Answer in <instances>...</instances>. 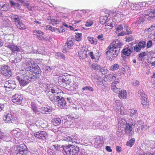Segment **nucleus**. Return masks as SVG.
I'll list each match as a JSON object with an SVG mask.
<instances>
[{"mask_svg":"<svg viewBox=\"0 0 155 155\" xmlns=\"http://www.w3.org/2000/svg\"><path fill=\"white\" fill-rule=\"evenodd\" d=\"M130 116L132 117H135L137 116V110H136L131 109L130 111Z\"/></svg>","mask_w":155,"mask_h":155,"instance_id":"obj_37","label":"nucleus"},{"mask_svg":"<svg viewBox=\"0 0 155 155\" xmlns=\"http://www.w3.org/2000/svg\"><path fill=\"white\" fill-rule=\"evenodd\" d=\"M40 112L42 114H50L52 111V109L45 107H39Z\"/></svg>","mask_w":155,"mask_h":155,"instance_id":"obj_16","label":"nucleus"},{"mask_svg":"<svg viewBox=\"0 0 155 155\" xmlns=\"http://www.w3.org/2000/svg\"><path fill=\"white\" fill-rule=\"evenodd\" d=\"M116 84H117V83L116 82H113L112 83V89H113V91H114L115 92V91H116V90L117 91H119V90L120 89V88H117L116 87V85H115Z\"/></svg>","mask_w":155,"mask_h":155,"instance_id":"obj_43","label":"nucleus"},{"mask_svg":"<svg viewBox=\"0 0 155 155\" xmlns=\"http://www.w3.org/2000/svg\"><path fill=\"white\" fill-rule=\"evenodd\" d=\"M87 39L91 44L95 45L97 43V40L94 38L88 37H87Z\"/></svg>","mask_w":155,"mask_h":155,"instance_id":"obj_30","label":"nucleus"},{"mask_svg":"<svg viewBox=\"0 0 155 155\" xmlns=\"http://www.w3.org/2000/svg\"><path fill=\"white\" fill-rule=\"evenodd\" d=\"M119 6L120 7H123L126 9H129L130 8L129 1L128 0H122Z\"/></svg>","mask_w":155,"mask_h":155,"instance_id":"obj_17","label":"nucleus"},{"mask_svg":"<svg viewBox=\"0 0 155 155\" xmlns=\"http://www.w3.org/2000/svg\"><path fill=\"white\" fill-rule=\"evenodd\" d=\"M119 68V65L117 64H115L111 66L110 67V70L114 71L117 70Z\"/></svg>","mask_w":155,"mask_h":155,"instance_id":"obj_39","label":"nucleus"},{"mask_svg":"<svg viewBox=\"0 0 155 155\" xmlns=\"http://www.w3.org/2000/svg\"><path fill=\"white\" fill-rule=\"evenodd\" d=\"M26 72L22 71V73L23 76H17V79L21 86L24 87L28 84L31 81H34L30 78V76L26 74Z\"/></svg>","mask_w":155,"mask_h":155,"instance_id":"obj_2","label":"nucleus"},{"mask_svg":"<svg viewBox=\"0 0 155 155\" xmlns=\"http://www.w3.org/2000/svg\"><path fill=\"white\" fill-rule=\"evenodd\" d=\"M73 137V136L71 137L68 136V137H66L64 140L66 141H70L71 142H73V140H74L73 138L72 137Z\"/></svg>","mask_w":155,"mask_h":155,"instance_id":"obj_54","label":"nucleus"},{"mask_svg":"<svg viewBox=\"0 0 155 155\" xmlns=\"http://www.w3.org/2000/svg\"><path fill=\"white\" fill-rule=\"evenodd\" d=\"M63 149L68 155H78L80 150L79 147L71 144L64 146Z\"/></svg>","mask_w":155,"mask_h":155,"instance_id":"obj_3","label":"nucleus"},{"mask_svg":"<svg viewBox=\"0 0 155 155\" xmlns=\"http://www.w3.org/2000/svg\"><path fill=\"white\" fill-rule=\"evenodd\" d=\"M15 153L17 155H28L29 154L27 147L24 143L16 146Z\"/></svg>","mask_w":155,"mask_h":155,"instance_id":"obj_4","label":"nucleus"},{"mask_svg":"<svg viewBox=\"0 0 155 155\" xmlns=\"http://www.w3.org/2000/svg\"><path fill=\"white\" fill-rule=\"evenodd\" d=\"M18 27L20 29L24 30L26 28L25 25L21 21L18 22Z\"/></svg>","mask_w":155,"mask_h":155,"instance_id":"obj_38","label":"nucleus"},{"mask_svg":"<svg viewBox=\"0 0 155 155\" xmlns=\"http://www.w3.org/2000/svg\"><path fill=\"white\" fill-rule=\"evenodd\" d=\"M133 10L137 9L138 8V6L137 4L135 3H132L130 5V8Z\"/></svg>","mask_w":155,"mask_h":155,"instance_id":"obj_45","label":"nucleus"},{"mask_svg":"<svg viewBox=\"0 0 155 155\" xmlns=\"http://www.w3.org/2000/svg\"><path fill=\"white\" fill-rule=\"evenodd\" d=\"M94 146L96 148L101 147L103 144V141L101 140L100 137H97L94 139Z\"/></svg>","mask_w":155,"mask_h":155,"instance_id":"obj_15","label":"nucleus"},{"mask_svg":"<svg viewBox=\"0 0 155 155\" xmlns=\"http://www.w3.org/2000/svg\"><path fill=\"white\" fill-rule=\"evenodd\" d=\"M33 33L35 35H37V34L39 35H43L44 34V33L43 32L41 31L37 30L33 31Z\"/></svg>","mask_w":155,"mask_h":155,"instance_id":"obj_49","label":"nucleus"},{"mask_svg":"<svg viewBox=\"0 0 155 155\" xmlns=\"http://www.w3.org/2000/svg\"><path fill=\"white\" fill-rule=\"evenodd\" d=\"M105 19L103 17H101L100 19V23L102 25H104L106 22V20H107V18H106Z\"/></svg>","mask_w":155,"mask_h":155,"instance_id":"obj_52","label":"nucleus"},{"mask_svg":"<svg viewBox=\"0 0 155 155\" xmlns=\"http://www.w3.org/2000/svg\"><path fill=\"white\" fill-rule=\"evenodd\" d=\"M76 35L75 40L78 41H80L82 39V34L77 33H76Z\"/></svg>","mask_w":155,"mask_h":155,"instance_id":"obj_36","label":"nucleus"},{"mask_svg":"<svg viewBox=\"0 0 155 155\" xmlns=\"http://www.w3.org/2000/svg\"><path fill=\"white\" fill-rule=\"evenodd\" d=\"M13 44L12 43H6L5 44V46L9 48H18L16 46Z\"/></svg>","mask_w":155,"mask_h":155,"instance_id":"obj_32","label":"nucleus"},{"mask_svg":"<svg viewBox=\"0 0 155 155\" xmlns=\"http://www.w3.org/2000/svg\"><path fill=\"white\" fill-rule=\"evenodd\" d=\"M57 106L60 108H62L65 106H68V103L67 101H66L65 99L62 97H60V98L58 100Z\"/></svg>","mask_w":155,"mask_h":155,"instance_id":"obj_12","label":"nucleus"},{"mask_svg":"<svg viewBox=\"0 0 155 155\" xmlns=\"http://www.w3.org/2000/svg\"><path fill=\"white\" fill-rule=\"evenodd\" d=\"M35 136L40 140H44L48 137V134L47 133L44 131H39L35 133Z\"/></svg>","mask_w":155,"mask_h":155,"instance_id":"obj_8","label":"nucleus"},{"mask_svg":"<svg viewBox=\"0 0 155 155\" xmlns=\"http://www.w3.org/2000/svg\"><path fill=\"white\" fill-rule=\"evenodd\" d=\"M123 25H120L118 26V27L117 28V31H116V32L117 33V32H119L123 30Z\"/></svg>","mask_w":155,"mask_h":155,"instance_id":"obj_51","label":"nucleus"},{"mask_svg":"<svg viewBox=\"0 0 155 155\" xmlns=\"http://www.w3.org/2000/svg\"><path fill=\"white\" fill-rule=\"evenodd\" d=\"M100 72H101L102 74H103L104 75L106 74L107 73L108 71L107 69L105 68H102L101 67V68L100 69Z\"/></svg>","mask_w":155,"mask_h":155,"instance_id":"obj_46","label":"nucleus"},{"mask_svg":"<svg viewBox=\"0 0 155 155\" xmlns=\"http://www.w3.org/2000/svg\"><path fill=\"white\" fill-rule=\"evenodd\" d=\"M147 128V127L146 125H144V123L142 122L141 124V129H142V132H143L144 130H145Z\"/></svg>","mask_w":155,"mask_h":155,"instance_id":"obj_57","label":"nucleus"},{"mask_svg":"<svg viewBox=\"0 0 155 155\" xmlns=\"http://www.w3.org/2000/svg\"><path fill=\"white\" fill-rule=\"evenodd\" d=\"M54 93H51L49 95H48L49 99H50V100L51 101L53 102H54Z\"/></svg>","mask_w":155,"mask_h":155,"instance_id":"obj_58","label":"nucleus"},{"mask_svg":"<svg viewBox=\"0 0 155 155\" xmlns=\"http://www.w3.org/2000/svg\"><path fill=\"white\" fill-rule=\"evenodd\" d=\"M147 54V52H143L139 54L138 55L139 61H143V58Z\"/></svg>","mask_w":155,"mask_h":155,"instance_id":"obj_24","label":"nucleus"},{"mask_svg":"<svg viewBox=\"0 0 155 155\" xmlns=\"http://www.w3.org/2000/svg\"><path fill=\"white\" fill-rule=\"evenodd\" d=\"M1 74L6 78H8L12 75V71L10 67L5 65L2 66L0 69Z\"/></svg>","mask_w":155,"mask_h":155,"instance_id":"obj_5","label":"nucleus"},{"mask_svg":"<svg viewBox=\"0 0 155 155\" xmlns=\"http://www.w3.org/2000/svg\"><path fill=\"white\" fill-rule=\"evenodd\" d=\"M16 119V115L13 113H6L3 117V119L5 123H14Z\"/></svg>","mask_w":155,"mask_h":155,"instance_id":"obj_6","label":"nucleus"},{"mask_svg":"<svg viewBox=\"0 0 155 155\" xmlns=\"http://www.w3.org/2000/svg\"><path fill=\"white\" fill-rule=\"evenodd\" d=\"M125 130V133L127 134L129 137H131L134 133L133 131H132L131 124L129 123H127Z\"/></svg>","mask_w":155,"mask_h":155,"instance_id":"obj_11","label":"nucleus"},{"mask_svg":"<svg viewBox=\"0 0 155 155\" xmlns=\"http://www.w3.org/2000/svg\"><path fill=\"white\" fill-rule=\"evenodd\" d=\"M82 89L83 91H94L93 88L92 87L90 86L83 87Z\"/></svg>","mask_w":155,"mask_h":155,"instance_id":"obj_35","label":"nucleus"},{"mask_svg":"<svg viewBox=\"0 0 155 155\" xmlns=\"http://www.w3.org/2000/svg\"><path fill=\"white\" fill-rule=\"evenodd\" d=\"M131 49H123L122 51V53L123 54L127 56H128L130 55L131 53L133 50H131Z\"/></svg>","mask_w":155,"mask_h":155,"instance_id":"obj_27","label":"nucleus"},{"mask_svg":"<svg viewBox=\"0 0 155 155\" xmlns=\"http://www.w3.org/2000/svg\"><path fill=\"white\" fill-rule=\"evenodd\" d=\"M55 55L57 57V58H60L61 59H64L65 57V55L64 54H63L62 53L59 52L57 53Z\"/></svg>","mask_w":155,"mask_h":155,"instance_id":"obj_40","label":"nucleus"},{"mask_svg":"<svg viewBox=\"0 0 155 155\" xmlns=\"http://www.w3.org/2000/svg\"><path fill=\"white\" fill-rule=\"evenodd\" d=\"M9 17L14 22L18 23L20 21L21 17L20 16L12 14L9 16Z\"/></svg>","mask_w":155,"mask_h":155,"instance_id":"obj_18","label":"nucleus"},{"mask_svg":"<svg viewBox=\"0 0 155 155\" xmlns=\"http://www.w3.org/2000/svg\"><path fill=\"white\" fill-rule=\"evenodd\" d=\"M21 3L23 4V5L25 6H29V4L28 3L25 2L24 1V0H18Z\"/></svg>","mask_w":155,"mask_h":155,"instance_id":"obj_62","label":"nucleus"},{"mask_svg":"<svg viewBox=\"0 0 155 155\" xmlns=\"http://www.w3.org/2000/svg\"><path fill=\"white\" fill-rule=\"evenodd\" d=\"M30 105L31 109L35 114L39 112L38 110V108L34 102H31Z\"/></svg>","mask_w":155,"mask_h":155,"instance_id":"obj_23","label":"nucleus"},{"mask_svg":"<svg viewBox=\"0 0 155 155\" xmlns=\"http://www.w3.org/2000/svg\"><path fill=\"white\" fill-rule=\"evenodd\" d=\"M23 96L20 94H15L12 97V101L14 103L20 104L22 103Z\"/></svg>","mask_w":155,"mask_h":155,"instance_id":"obj_7","label":"nucleus"},{"mask_svg":"<svg viewBox=\"0 0 155 155\" xmlns=\"http://www.w3.org/2000/svg\"><path fill=\"white\" fill-rule=\"evenodd\" d=\"M8 5L7 4H4L2 5V6H1V8H2V10H1L2 11H6L7 10L8 8L7 7Z\"/></svg>","mask_w":155,"mask_h":155,"instance_id":"obj_61","label":"nucleus"},{"mask_svg":"<svg viewBox=\"0 0 155 155\" xmlns=\"http://www.w3.org/2000/svg\"><path fill=\"white\" fill-rule=\"evenodd\" d=\"M125 38L126 41L129 42L132 41L133 40L134 38L132 35H131L130 36L126 37Z\"/></svg>","mask_w":155,"mask_h":155,"instance_id":"obj_56","label":"nucleus"},{"mask_svg":"<svg viewBox=\"0 0 155 155\" xmlns=\"http://www.w3.org/2000/svg\"><path fill=\"white\" fill-rule=\"evenodd\" d=\"M127 96V92L125 90L119 91L118 97L121 99H126Z\"/></svg>","mask_w":155,"mask_h":155,"instance_id":"obj_20","label":"nucleus"},{"mask_svg":"<svg viewBox=\"0 0 155 155\" xmlns=\"http://www.w3.org/2000/svg\"><path fill=\"white\" fill-rule=\"evenodd\" d=\"M140 99L141 100V103L143 105H146L148 104V103L147 95L140 97Z\"/></svg>","mask_w":155,"mask_h":155,"instance_id":"obj_29","label":"nucleus"},{"mask_svg":"<svg viewBox=\"0 0 155 155\" xmlns=\"http://www.w3.org/2000/svg\"><path fill=\"white\" fill-rule=\"evenodd\" d=\"M36 52L42 55H45L46 54V52L44 51V49H38V50Z\"/></svg>","mask_w":155,"mask_h":155,"instance_id":"obj_44","label":"nucleus"},{"mask_svg":"<svg viewBox=\"0 0 155 155\" xmlns=\"http://www.w3.org/2000/svg\"><path fill=\"white\" fill-rule=\"evenodd\" d=\"M62 82L63 83H64L66 84V86L72 85L71 81V79H69L68 77H66L65 76H63Z\"/></svg>","mask_w":155,"mask_h":155,"instance_id":"obj_19","label":"nucleus"},{"mask_svg":"<svg viewBox=\"0 0 155 155\" xmlns=\"http://www.w3.org/2000/svg\"><path fill=\"white\" fill-rule=\"evenodd\" d=\"M93 19L92 20H89L87 21L86 23L85 26L87 27H89L91 26L93 23Z\"/></svg>","mask_w":155,"mask_h":155,"instance_id":"obj_42","label":"nucleus"},{"mask_svg":"<svg viewBox=\"0 0 155 155\" xmlns=\"http://www.w3.org/2000/svg\"><path fill=\"white\" fill-rule=\"evenodd\" d=\"M138 46L140 48H144L146 46V42L144 41H140L138 43Z\"/></svg>","mask_w":155,"mask_h":155,"instance_id":"obj_41","label":"nucleus"},{"mask_svg":"<svg viewBox=\"0 0 155 155\" xmlns=\"http://www.w3.org/2000/svg\"><path fill=\"white\" fill-rule=\"evenodd\" d=\"M75 39L73 36H71L69 38H68L67 41L68 42H74Z\"/></svg>","mask_w":155,"mask_h":155,"instance_id":"obj_60","label":"nucleus"},{"mask_svg":"<svg viewBox=\"0 0 155 155\" xmlns=\"http://www.w3.org/2000/svg\"><path fill=\"white\" fill-rule=\"evenodd\" d=\"M73 42H68L67 41L65 45V48H71L73 46Z\"/></svg>","mask_w":155,"mask_h":155,"instance_id":"obj_48","label":"nucleus"},{"mask_svg":"<svg viewBox=\"0 0 155 155\" xmlns=\"http://www.w3.org/2000/svg\"><path fill=\"white\" fill-rule=\"evenodd\" d=\"M12 36V35L9 34H5L4 36V41L9 40H11Z\"/></svg>","mask_w":155,"mask_h":155,"instance_id":"obj_47","label":"nucleus"},{"mask_svg":"<svg viewBox=\"0 0 155 155\" xmlns=\"http://www.w3.org/2000/svg\"><path fill=\"white\" fill-rule=\"evenodd\" d=\"M121 44L120 41L118 40L114 41L111 43L110 46L108 47V48H120Z\"/></svg>","mask_w":155,"mask_h":155,"instance_id":"obj_13","label":"nucleus"},{"mask_svg":"<svg viewBox=\"0 0 155 155\" xmlns=\"http://www.w3.org/2000/svg\"><path fill=\"white\" fill-rule=\"evenodd\" d=\"M58 93H55L54 94V102H55L57 101V100H58L60 98V97L59 96V93H63V92L61 90L59 89V90H58Z\"/></svg>","mask_w":155,"mask_h":155,"instance_id":"obj_25","label":"nucleus"},{"mask_svg":"<svg viewBox=\"0 0 155 155\" xmlns=\"http://www.w3.org/2000/svg\"><path fill=\"white\" fill-rule=\"evenodd\" d=\"M59 90V88H54L53 89L48 88L46 91H45L46 93L48 94V96L51 93H58V90Z\"/></svg>","mask_w":155,"mask_h":155,"instance_id":"obj_21","label":"nucleus"},{"mask_svg":"<svg viewBox=\"0 0 155 155\" xmlns=\"http://www.w3.org/2000/svg\"><path fill=\"white\" fill-rule=\"evenodd\" d=\"M142 124V121L140 120L137 121V130H135L136 132L140 133L141 132H142V129H141V124Z\"/></svg>","mask_w":155,"mask_h":155,"instance_id":"obj_28","label":"nucleus"},{"mask_svg":"<svg viewBox=\"0 0 155 155\" xmlns=\"http://www.w3.org/2000/svg\"><path fill=\"white\" fill-rule=\"evenodd\" d=\"M147 14H146V15H153L154 16H150L148 18V20H151L152 19H153L154 17H155V6L152 5V6L150 9V10L148 12Z\"/></svg>","mask_w":155,"mask_h":155,"instance_id":"obj_14","label":"nucleus"},{"mask_svg":"<svg viewBox=\"0 0 155 155\" xmlns=\"http://www.w3.org/2000/svg\"><path fill=\"white\" fill-rule=\"evenodd\" d=\"M55 150H60V145L58 144H54L53 145Z\"/></svg>","mask_w":155,"mask_h":155,"instance_id":"obj_53","label":"nucleus"},{"mask_svg":"<svg viewBox=\"0 0 155 155\" xmlns=\"http://www.w3.org/2000/svg\"><path fill=\"white\" fill-rule=\"evenodd\" d=\"M42 59H38L37 60V62L38 64L34 62L33 63H31V65L29 64L28 69H24L22 70V71L25 72H26L27 74L29 75L31 77V78L34 81H35L37 78H40L41 76L42 71L39 67L40 64L38 62Z\"/></svg>","mask_w":155,"mask_h":155,"instance_id":"obj_1","label":"nucleus"},{"mask_svg":"<svg viewBox=\"0 0 155 155\" xmlns=\"http://www.w3.org/2000/svg\"><path fill=\"white\" fill-rule=\"evenodd\" d=\"M115 75L113 74H109L106 75L107 76L106 78L110 81H113L116 78Z\"/></svg>","mask_w":155,"mask_h":155,"instance_id":"obj_34","label":"nucleus"},{"mask_svg":"<svg viewBox=\"0 0 155 155\" xmlns=\"http://www.w3.org/2000/svg\"><path fill=\"white\" fill-rule=\"evenodd\" d=\"M135 141V139L134 138H131L127 142L126 145L127 146L132 147L134 145Z\"/></svg>","mask_w":155,"mask_h":155,"instance_id":"obj_31","label":"nucleus"},{"mask_svg":"<svg viewBox=\"0 0 155 155\" xmlns=\"http://www.w3.org/2000/svg\"><path fill=\"white\" fill-rule=\"evenodd\" d=\"M154 29H155V24H153L149 28L148 30L149 31H151L152 30Z\"/></svg>","mask_w":155,"mask_h":155,"instance_id":"obj_63","label":"nucleus"},{"mask_svg":"<svg viewBox=\"0 0 155 155\" xmlns=\"http://www.w3.org/2000/svg\"><path fill=\"white\" fill-rule=\"evenodd\" d=\"M144 20L142 18H138L136 22V24H139L143 23L144 21Z\"/></svg>","mask_w":155,"mask_h":155,"instance_id":"obj_59","label":"nucleus"},{"mask_svg":"<svg viewBox=\"0 0 155 155\" xmlns=\"http://www.w3.org/2000/svg\"><path fill=\"white\" fill-rule=\"evenodd\" d=\"M4 87L6 88L12 89H15L16 86L15 82L13 80H9L6 81L4 85Z\"/></svg>","mask_w":155,"mask_h":155,"instance_id":"obj_10","label":"nucleus"},{"mask_svg":"<svg viewBox=\"0 0 155 155\" xmlns=\"http://www.w3.org/2000/svg\"><path fill=\"white\" fill-rule=\"evenodd\" d=\"M119 52V50H117L116 49H109V50L106 52V54L109 56H111L112 58L111 59L113 60L117 55ZM111 58V57H110Z\"/></svg>","mask_w":155,"mask_h":155,"instance_id":"obj_9","label":"nucleus"},{"mask_svg":"<svg viewBox=\"0 0 155 155\" xmlns=\"http://www.w3.org/2000/svg\"><path fill=\"white\" fill-rule=\"evenodd\" d=\"M73 123V122L70 120H65L64 122V126L66 127H71L73 125L72 124Z\"/></svg>","mask_w":155,"mask_h":155,"instance_id":"obj_22","label":"nucleus"},{"mask_svg":"<svg viewBox=\"0 0 155 155\" xmlns=\"http://www.w3.org/2000/svg\"><path fill=\"white\" fill-rule=\"evenodd\" d=\"M125 29L126 30V32H125L126 35H129L132 34V31L130 30V28L128 27Z\"/></svg>","mask_w":155,"mask_h":155,"instance_id":"obj_64","label":"nucleus"},{"mask_svg":"<svg viewBox=\"0 0 155 155\" xmlns=\"http://www.w3.org/2000/svg\"><path fill=\"white\" fill-rule=\"evenodd\" d=\"M52 122L54 125L58 126L61 124V120L60 118H57L52 119Z\"/></svg>","mask_w":155,"mask_h":155,"instance_id":"obj_26","label":"nucleus"},{"mask_svg":"<svg viewBox=\"0 0 155 155\" xmlns=\"http://www.w3.org/2000/svg\"><path fill=\"white\" fill-rule=\"evenodd\" d=\"M91 67L94 70L97 71L100 70L101 67L99 64L96 63H93L91 65Z\"/></svg>","mask_w":155,"mask_h":155,"instance_id":"obj_33","label":"nucleus"},{"mask_svg":"<svg viewBox=\"0 0 155 155\" xmlns=\"http://www.w3.org/2000/svg\"><path fill=\"white\" fill-rule=\"evenodd\" d=\"M152 45V42L151 40H149L147 41V48H150Z\"/></svg>","mask_w":155,"mask_h":155,"instance_id":"obj_55","label":"nucleus"},{"mask_svg":"<svg viewBox=\"0 0 155 155\" xmlns=\"http://www.w3.org/2000/svg\"><path fill=\"white\" fill-rule=\"evenodd\" d=\"M138 93L140 95V97H143L146 95L144 93L142 89H140L138 91Z\"/></svg>","mask_w":155,"mask_h":155,"instance_id":"obj_50","label":"nucleus"}]
</instances>
